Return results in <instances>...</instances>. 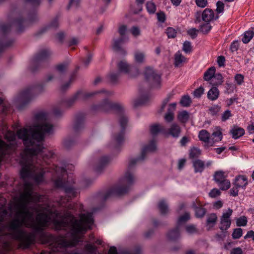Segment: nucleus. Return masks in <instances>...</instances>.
Segmentation results:
<instances>
[{"mask_svg":"<svg viewBox=\"0 0 254 254\" xmlns=\"http://www.w3.org/2000/svg\"><path fill=\"white\" fill-rule=\"evenodd\" d=\"M53 131L52 125H32L17 132L25 147L19 160L23 191L14 199L13 218L0 229V254H6L11 250L8 239L17 241L20 248L25 249L34 242L38 233L41 243L48 244L52 252L64 253L66 248L76 245L93 224L91 213L81 214L78 220L71 212L67 211L61 215L49 205L41 206L36 203L40 198L33 191L32 184L28 181L32 179L39 184L43 182L46 172L52 173L55 186L63 189L68 196L67 199L61 198V205H64L69 198L74 197L77 192L72 179L68 177L65 182L66 174L64 168L56 166L50 170L49 168H43L44 162L41 158L46 162V159L54 155L43 144L45 135Z\"/></svg>","mask_w":254,"mask_h":254,"instance_id":"obj_1","label":"nucleus"},{"mask_svg":"<svg viewBox=\"0 0 254 254\" xmlns=\"http://www.w3.org/2000/svg\"><path fill=\"white\" fill-rule=\"evenodd\" d=\"M1 133L9 143H5L0 138V162L3 160L5 155L10 154L16 147V135L13 131L7 130V126H3L1 128Z\"/></svg>","mask_w":254,"mask_h":254,"instance_id":"obj_2","label":"nucleus"},{"mask_svg":"<svg viewBox=\"0 0 254 254\" xmlns=\"http://www.w3.org/2000/svg\"><path fill=\"white\" fill-rule=\"evenodd\" d=\"M134 177L130 172H127L125 176L121 179L119 183L112 188L108 192L106 197L111 195H123L126 193L130 185L134 181Z\"/></svg>","mask_w":254,"mask_h":254,"instance_id":"obj_3","label":"nucleus"},{"mask_svg":"<svg viewBox=\"0 0 254 254\" xmlns=\"http://www.w3.org/2000/svg\"><path fill=\"white\" fill-rule=\"evenodd\" d=\"M173 97V95L169 94L163 100L160 109L159 110L160 113L164 111L166 107H167V112L164 116L165 120L167 122H171L174 119V112L176 108V103H172L168 104L171 99Z\"/></svg>","mask_w":254,"mask_h":254,"instance_id":"obj_4","label":"nucleus"},{"mask_svg":"<svg viewBox=\"0 0 254 254\" xmlns=\"http://www.w3.org/2000/svg\"><path fill=\"white\" fill-rule=\"evenodd\" d=\"M144 76L146 80L154 88H158L161 84L160 75L150 67L145 68Z\"/></svg>","mask_w":254,"mask_h":254,"instance_id":"obj_5","label":"nucleus"},{"mask_svg":"<svg viewBox=\"0 0 254 254\" xmlns=\"http://www.w3.org/2000/svg\"><path fill=\"white\" fill-rule=\"evenodd\" d=\"M127 118L122 112L119 117V123L121 126V131L115 134L113 136V139L115 144L117 145L121 143L124 140V130L127 123Z\"/></svg>","mask_w":254,"mask_h":254,"instance_id":"obj_6","label":"nucleus"},{"mask_svg":"<svg viewBox=\"0 0 254 254\" xmlns=\"http://www.w3.org/2000/svg\"><path fill=\"white\" fill-rule=\"evenodd\" d=\"M10 30V26L7 24H0V49L9 47L14 43V40L6 39V36Z\"/></svg>","mask_w":254,"mask_h":254,"instance_id":"obj_7","label":"nucleus"},{"mask_svg":"<svg viewBox=\"0 0 254 254\" xmlns=\"http://www.w3.org/2000/svg\"><path fill=\"white\" fill-rule=\"evenodd\" d=\"M227 175L223 171H218L215 172L213 178L221 190H227L230 187V182L226 179Z\"/></svg>","mask_w":254,"mask_h":254,"instance_id":"obj_8","label":"nucleus"},{"mask_svg":"<svg viewBox=\"0 0 254 254\" xmlns=\"http://www.w3.org/2000/svg\"><path fill=\"white\" fill-rule=\"evenodd\" d=\"M195 22H199L201 19L205 22H210L211 21L218 18V15H215L214 12L211 9L206 8L202 12L199 11L195 14Z\"/></svg>","mask_w":254,"mask_h":254,"instance_id":"obj_9","label":"nucleus"},{"mask_svg":"<svg viewBox=\"0 0 254 254\" xmlns=\"http://www.w3.org/2000/svg\"><path fill=\"white\" fill-rule=\"evenodd\" d=\"M34 96L35 93L32 89H26L19 94L16 99V102L19 104L26 105L31 101Z\"/></svg>","mask_w":254,"mask_h":254,"instance_id":"obj_10","label":"nucleus"},{"mask_svg":"<svg viewBox=\"0 0 254 254\" xmlns=\"http://www.w3.org/2000/svg\"><path fill=\"white\" fill-rule=\"evenodd\" d=\"M156 149V146L154 141H151L148 145L144 147L142 151L140 157L137 158H132L129 160L128 165L130 167H132L139 161L143 160L145 158V155L148 152H153Z\"/></svg>","mask_w":254,"mask_h":254,"instance_id":"obj_11","label":"nucleus"},{"mask_svg":"<svg viewBox=\"0 0 254 254\" xmlns=\"http://www.w3.org/2000/svg\"><path fill=\"white\" fill-rule=\"evenodd\" d=\"M233 213L232 209L229 208L226 211L224 212L220 218V224L219 228L222 231H226L230 228L231 224L230 217Z\"/></svg>","mask_w":254,"mask_h":254,"instance_id":"obj_12","label":"nucleus"},{"mask_svg":"<svg viewBox=\"0 0 254 254\" xmlns=\"http://www.w3.org/2000/svg\"><path fill=\"white\" fill-rule=\"evenodd\" d=\"M8 18L12 25L16 28L18 32H21L22 31V25L23 20L19 12H14L11 13Z\"/></svg>","mask_w":254,"mask_h":254,"instance_id":"obj_13","label":"nucleus"},{"mask_svg":"<svg viewBox=\"0 0 254 254\" xmlns=\"http://www.w3.org/2000/svg\"><path fill=\"white\" fill-rule=\"evenodd\" d=\"M52 54L51 52L48 49H44L41 51L35 57L32 61L31 66L30 67L31 70L32 71L35 70L32 67L39 61H43L48 58Z\"/></svg>","mask_w":254,"mask_h":254,"instance_id":"obj_14","label":"nucleus"},{"mask_svg":"<svg viewBox=\"0 0 254 254\" xmlns=\"http://www.w3.org/2000/svg\"><path fill=\"white\" fill-rule=\"evenodd\" d=\"M111 159L108 156L100 157L95 163V169L96 171L100 172L111 162Z\"/></svg>","mask_w":254,"mask_h":254,"instance_id":"obj_15","label":"nucleus"},{"mask_svg":"<svg viewBox=\"0 0 254 254\" xmlns=\"http://www.w3.org/2000/svg\"><path fill=\"white\" fill-rule=\"evenodd\" d=\"M192 207L195 212L196 217L201 218L204 217L206 212L205 208L202 206V204L200 201L196 200L192 203Z\"/></svg>","mask_w":254,"mask_h":254,"instance_id":"obj_16","label":"nucleus"},{"mask_svg":"<svg viewBox=\"0 0 254 254\" xmlns=\"http://www.w3.org/2000/svg\"><path fill=\"white\" fill-rule=\"evenodd\" d=\"M118 67L119 71L121 73L128 74L130 76L134 75V74L132 73L133 66L129 64L126 61H121L119 63Z\"/></svg>","mask_w":254,"mask_h":254,"instance_id":"obj_17","label":"nucleus"},{"mask_svg":"<svg viewBox=\"0 0 254 254\" xmlns=\"http://www.w3.org/2000/svg\"><path fill=\"white\" fill-rule=\"evenodd\" d=\"M222 139V133L220 127H217L216 130L214 131L210 138V146H212L217 142L220 141Z\"/></svg>","mask_w":254,"mask_h":254,"instance_id":"obj_18","label":"nucleus"},{"mask_svg":"<svg viewBox=\"0 0 254 254\" xmlns=\"http://www.w3.org/2000/svg\"><path fill=\"white\" fill-rule=\"evenodd\" d=\"M199 139L204 142L207 147L210 146V133L205 129L200 130L198 134Z\"/></svg>","mask_w":254,"mask_h":254,"instance_id":"obj_19","label":"nucleus"},{"mask_svg":"<svg viewBox=\"0 0 254 254\" xmlns=\"http://www.w3.org/2000/svg\"><path fill=\"white\" fill-rule=\"evenodd\" d=\"M180 127L176 124H173L168 131V134L175 138H178L180 135Z\"/></svg>","mask_w":254,"mask_h":254,"instance_id":"obj_20","label":"nucleus"},{"mask_svg":"<svg viewBox=\"0 0 254 254\" xmlns=\"http://www.w3.org/2000/svg\"><path fill=\"white\" fill-rule=\"evenodd\" d=\"M248 185V180L244 176H239L235 179V185L237 188H245Z\"/></svg>","mask_w":254,"mask_h":254,"instance_id":"obj_21","label":"nucleus"},{"mask_svg":"<svg viewBox=\"0 0 254 254\" xmlns=\"http://www.w3.org/2000/svg\"><path fill=\"white\" fill-rule=\"evenodd\" d=\"M219 96V91L218 89L213 86L207 92V98L211 101L217 100Z\"/></svg>","mask_w":254,"mask_h":254,"instance_id":"obj_22","label":"nucleus"},{"mask_svg":"<svg viewBox=\"0 0 254 254\" xmlns=\"http://www.w3.org/2000/svg\"><path fill=\"white\" fill-rule=\"evenodd\" d=\"M230 132L233 138L237 139L245 134V130L243 128L234 127L231 129Z\"/></svg>","mask_w":254,"mask_h":254,"instance_id":"obj_23","label":"nucleus"},{"mask_svg":"<svg viewBox=\"0 0 254 254\" xmlns=\"http://www.w3.org/2000/svg\"><path fill=\"white\" fill-rule=\"evenodd\" d=\"M193 166L195 173L202 172L205 167L204 162L200 159H196L192 161Z\"/></svg>","mask_w":254,"mask_h":254,"instance_id":"obj_24","label":"nucleus"},{"mask_svg":"<svg viewBox=\"0 0 254 254\" xmlns=\"http://www.w3.org/2000/svg\"><path fill=\"white\" fill-rule=\"evenodd\" d=\"M117 107V105L112 104L109 100H106L99 106V108L104 112H109Z\"/></svg>","mask_w":254,"mask_h":254,"instance_id":"obj_25","label":"nucleus"},{"mask_svg":"<svg viewBox=\"0 0 254 254\" xmlns=\"http://www.w3.org/2000/svg\"><path fill=\"white\" fill-rule=\"evenodd\" d=\"M59 25V23L57 19H54L50 23L43 26L40 30V33H44L49 30H53Z\"/></svg>","mask_w":254,"mask_h":254,"instance_id":"obj_26","label":"nucleus"},{"mask_svg":"<svg viewBox=\"0 0 254 254\" xmlns=\"http://www.w3.org/2000/svg\"><path fill=\"white\" fill-rule=\"evenodd\" d=\"M128 40V38L121 37L118 39L114 40L113 44V48L114 50L118 51L121 49V46L122 44L127 41Z\"/></svg>","mask_w":254,"mask_h":254,"instance_id":"obj_27","label":"nucleus"},{"mask_svg":"<svg viewBox=\"0 0 254 254\" xmlns=\"http://www.w3.org/2000/svg\"><path fill=\"white\" fill-rule=\"evenodd\" d=\"M223 76L220 73H217L214 74L210 84L215 87L221 85L223 82Z\"/></svg>","mask_w":254,"mask_h":254,"instance_id":"obj_28","label":"nucleus"},{"mask_svg":"<svg viewBox=\"0 0 254 254\" xmlns=\"http://www.w3.org/2000/svg\"><path fill=\"white\" fill-rule=\"evenodd\" d=\"M215 73L214 67H210L204 74L203 78L205 80L211 82Z\"/></svg>","mask_w":254,"mask_h":254,"instance_id":"obj_29","label":"nucleus"},{"mask_svg":"<svg viewBox=\"0 0 254 254\" xmlns=\"http://www.w3.org/2000/svg\"><path fill=\"white\" fill-rule=\"evenodd\" d=\"M217 220V216L215 213H211L207 216L206 224L209 229L213 227Z\"/></svg>","mask_w":254,"mask_h":254,"instance_id":"obj_30","label":"nucleus"},{"mask_svg":"<svg viewBox=\"0 0 254 254\" xmlns=\"http://www.w3.org/2000/svg\"><path fill=\"white\" fill-rule=\"evenodd\" d=\"M186 59L180 52L178 51L175 55L174 64L176 66H180L182 63L185 62Z\"/></svg>","mask_w":254,"mask_h":254,"instance_id":"obj_31","label":"nucleus"},{"mask_svg":"<svg viewBox=\"0 0 254 254\" xmlns=\"http://www.w3.org/2000/svg\"><path fill=\"white\" fill-rule=\"evenodd\" d=\"M145 53L141 51H136L134 54V59L136 63L138 64L143 63L145 61Z\"/></svg>","mask_w":254,"mask_h":254,"instance_id":"obj_32","label":"nucleus"},{"mask_svg":"<svg viewBox=\"0 0 254 254\" xmlns=\"http://www.w3.org/2000/svg\"><path fill=\"white\" fill-rule=\"evenodd\" d=\"M158 207L162 214H165L169 211L167 203L164 199H162L159 202Z\"/></svg>","mask_w":254,"mask_h":254,"instance_id":"obj_33","label":"nucleus"},{"mask_svg":"<svg viewBox=\"0 0 254 254\" xmlns=\"http://www.w3.org/2000/svg\"><path fill=\"white\" fill-rule=\"evenodd\" d=\"M180 235V230L178 228L170 231L168 234V238L169 240L174 241L177 240Z\"/></svg>","mask_w":254,"mask_h":254,"instance_id":"obj_34","label":"nucleus"},{"mask_svg":"<svg viewBox=\"0 0 254 254\" xmlns=\"http://www.w3.org/2000/svg\"><path fill=\"white\" fill-rule=\"evenodd\" d=\"M254 36V32L253 31H248L246 32L244 34L243 38H242V41L244 43H248L252 39Z\"/></svg>","mask_w":254,"mask_h":254,"instance_id":"obj_35","label":"nucleus"},{"mask_svg":"<svg viewBox=\"0 0 254 254\" xmlns=\"http://www.w3.org/2000/svg\"><path fill=\"white\" fill-rule=\"evenodd\" d=\"M201 154V150L196 147H193L190 150V157L191 158H195L199 157Z\"/></svg>","mask_w":254,"mask_h":254,"instance_id":"obj_36","label":"nucleus"},{"mask_svg":"<svg viewBox=\"0 0 254 254\" xmlns=\"http://www.w3.org/2000/svg\"><path fill=\"white\" fill-rule=\"evenodd\" d=\"M248 223V219L245 216H242L236 219V224L237 226H246Z\"/></svg>","mask_w":254,"mask_h":254,"instance_id":"obj_37","label":"nucleus"},{"mask_svg":"<svg viewBox=\"0 0 254 254\" xmlns=\"http://www.w3.org/2000/svg\"><path fill=\"white\" fill-rule=\"evenodd\" d=\"M211 26L209 22H206L205 24H202L200 26L199 30L203 34L208 33L211 29Z\"/></svg>","mask_w":254,"mask_h":254,"instance_id":"obj_38","label":"nucleus"},{"mask_svg":"<svg viewBox=\"0 0 254 254\" xmlns=\"http://www.w3.org/2000/svg\"><path fill=\"white\" fill-rule=\"evenodd\" d=\"M189 117L188 113L187 111H184L180 112L178 114V118L179 120L183 123L186 122Z\"/></svg>","mask_w":254,"mask_h":254,"instance_id":"obj_39","label":"nucleus"},{"mask_svg":"<svg viewBox=\"0 0 254 254\" xmlns=\"http://www.w3.org/2000/svg\"><path fill=\"white\" fill-rule=\"evenodd\" d=\"M146 7L147 11L150 14L154 13L156 11V5L155 3L152 1L147 2L146 4Z\"/></svg>","mask_w":254,"mask_h":254,"instance_id":"obj_40","label":"nucleus"},{"mask_svg":"<svg viewBox=\"0 0 254 254\" xmlns=\"http://www.w3.org/2000/svg\"><path fill=\"white\" fill-rule=\"evenodd\" d=\"M186 231L189 234H194L197 232V229L194 225H188L186 226Z\"/></svg>","mask_w":254,"mask_h":254,"instance_id":"obj_41","label":"nucleus"},{"mask_svg":"<svg viewBox=\"0 0 254 254\" xmlns=\"http://www.w3.org/2000/svg\"><path fill=\"white\" fill-rule=\"evenodd\" d=\"M191 102V99L189 96H184L180 101V104L184 107H188Z\"/></svg>","mask_w":254,"mask_h":254,"instance_id":"obj_42","label":"nucleus"},{"mask_svg":"<svg viewBox=\"0 0 254 254\" xmlns=\"http://www.w3.org/2000/svg\"><path fill=\"white\" fill-rule=\"evenodd\" d=\"M162 129L163 127L160 125L155 124L150 127V130L151 133L152 134L155 135L158 133L161 130H162Z\"/></svg>","mask_w":254,"mask_h":254,"instance_id":"obj_43","label":"nucleus"},{"mask_svg":"<svg viewBox=\"0 0 254 254\" xmlns=\"http://www.w3.org/2000/svg\"><path fill=\"white\" fill-rule=\"evenodd\" d=\"M148 100V97L146 96H143L141 98L135 100L133 101V105L134 107H137L138 106L145 104Z\"/></svg>","mask_w":254,"mask_h":254,"instance_id":"obj_44","label":"nucleus"},{"mask_svg":"<svg viewBox=\"0 0 254 254\" xmlns=\"http://www.w3.org/2000/svg\"><path fill=\"white\" fill-rule=\"evenodd\" d=\"M84 127L83 122L82 120H77L75 123L73 129L76 132L81 130Z\"/></svg>","mask_w":254,"mask_h":254,"instance_id":"obj_45","label":"nucleus"},{"mask_svg":"<svg viewBox=\"0 0 254 254\" xmlns=\"http://www.w3.org/2000/svg\"><path fill=\"white\" fill-rule=\"evenodd\" d=\"M243 235V230L241 228L235 229L232 233V238L234 239H239Z\"/></svg>","mask_w":254,"mask_h":254,"instance_id":"obj_46","label":"nucleus"},{"mask_svg":"<svg viewBox=\"0 0 254 254\" xmlns=\"http://www.w3.org/2000/svg\"><path fill=\"white\" fill-rule=\"evenodd\" d=\"M191 50L192 47L190 42L187 41H185L183 44V50L186 53H190L191 52Z\"/></svg>","mask_w":254,"mask_h":254,"instance_id":"obj_47","label":"nucleus"},{"mask_svg":"<svg viewBox=\"0 0 254 254\" xmlns=\"http://www.w3.org/2000/svg\"><path fill=\"white\" fill-rule=\"evenodd\" d=\"M67 68V65L66 64H61L58 65L56 67V70L55 71L58 75L59 74L64 72Z\"/></svg>","mask_w":254,"mask_h":254,"instance_id":"obj_48","label":"nucleus"},{"mask_svg":"<svg viewBox=\"0 0 254 254\" xmlns=\"http://www.w3.org/2000/svg\"><path fill=\"white\" fill-rule=\"evenodd\" d=\"M190 219V214L189 212H186L183 215L179 217L178 219V223L179 224L181 223L186 222L187 221Z\"/></svg>","mask_w":254,"mask_h":254,"instance_id":"obj_49","label":"nucleus"},{"mask_svg":"<svg viewBox=\"0 0 254 254\" xmlns=\"http://www.w3.org/2000/svg\"><path fill=\"white\" fill-rule=\"evenodd\" d=\"M168 38H173L176 36V31L172 27H168L166 32Z\"/></svg>","mask_w":254,"mask_h":254,"instance_id":"obj_50","label":"nucleus"},{"mask_svg":"<svg viewBox=\"0 0 254 254\" xmlns=\"http://www.w3.org/2000/svg\"><path fill=\"white\" fill-rule=\"evenodd\" d=\"M236 88V87L235 84H234L233 83H227L226 86V90L225 92L228 94L232 93L234 92V91H235Z\"/></svg>","mask_w":254,"mask_h":254,"instance_id":"obj_51","label":"nucleus"},{"mask_svg":"<svg viewBox=\"0 0 254 254\" xmlns=\"http://www.w3.org/2000/svg\"><path fill=\"white\" fill-rule=\"evenodd\" d=\"M220 110V107L218 105H214L209 108L210 114L212 116L217 115Z\"/></svg>","mask_w":254,"mask_h":254,"instance_id":"obj_52","label":"nucleus"},{"mask_svg":"<svg viewBox=\"0 0 254 254\" xmlns=\"http://www.w3.org/2000/svg\"><path fill=\"white\" fill-rule=\"evenodd\" d=\"M81 93H77L76 94L74 95L70 99H68L66 101V104L67 106H70L73 104L75 101L81 96Z\"/></svg>","mask_w":254,"mask_h":254,"instance_id":"obj_53","label":"nucleus"},{"mask_svg":"<svg viewBox=\"0 0 254 254\" xmlns=\"http://www.w3.org/2000/svg\"><path fill=\"white\" fill-rule=\"evenodd\" d=\"M204 89L203 87L200 86L193 91V96L196 98H200L203 94Z\"/></svg>","mask_w":254,"mask_h":254,"instance_id":"obj_54","label":"nucleus"},{"mask_svg":"<svg viewBox=\"0 0 254 254\" xmlns=\"http://www.w3.org/2000/svg\"><path fill=\"white\" fill-rule=\"evenodd\" d=\"M221 194L220 191L217 189H212L209 193V195L212 198H215L219 196Z\"/></svg>","mask_w":254,"mask_h":254,"instance_id":"obj_55","label":"nucleus"},{"mask_svg":"<svg viewBox=\"0 0 254 254\" xmlns=\"http://www.w3.org/2000/svg\"><path fill=\"white\" fill-rule=\"evenodd\" d=\"M235 80L238 85H241L244 82V76L241 74H237L235 76Z\"/></svg>","mask_w":254,"mask_h":254,"instance_id":"obj_56","label":"nucleus"},{"mask_svg":"<svg viewBox=\"0 0 254 254\" xmlns=\"http://www.w3.org/2000/svg\"><path fill=\"white\" fill-rule=\"evenodd\" d=\"M85 248L86 251L91 253H93L97 249L96 246L91 244H86Z\"/></svg>","mask_w":254,"mask_h":254,"instance_id":"obj_57","label":"nucleus"},{"mask_svg":"<svg viewBox=\"0 0 254 254\" xmlns=\"http://www.w3.org/2000/svg\"><path fill=\"white\" fill-rule=\"evenodd\" d=\"M130 32L135 37H136L140 35V30L139 28L137 27H132L130 29Z\"/></svg>","mask_w":254,"mask_h":254,"instance_id":"obj_58","label":"nucleus"},{"mask_svg":"<svg viewBox=\"0 0 254 254\" xmlns=\"http://www.w3.org/2000/svg\"><path fill=\"white\" fill-rule=\"evenodd\" d=\"M198 30L195 28H191L188 31V34L192 38H195L197 36Z\"/></svg>","mask_w":254,"mask_h":254,"instance_id":"obj_59","label":"nucleus"},{"mask_svg":"<svg viewBox=\"0 0 254 254\" xmlns=\"http://www.w3.org/2000/svg\"><path fill=\"white\" fill-rule=\"evenodd\" d=\"M196 5L200 7L203 8L205 7L207 4V0H195Z\"/></svg>","mask_w":254,"mask_h":254,"instance_id":"obj_60","label":"nucleus"},{"mask_svg":"<svg viewBox=\"0 0 254 254\" xmlns=\"http://www.w3.org/2000/svg\"><path fill=\"white\" fill-rule=\"evenodd\" d=\"M239 47V43L238 41H234L231 45L230 49L232 52H234L238 49Z\"/></svg>","mask_w":254,"mask_h":254,"instance_id":"obj_61","label":"nucleus"},{"mask_svg":"<svg viewBox=\"0 0 254 254\" xmlns=\"http://www.w3.org/2000/svg\"><path fill=\"white\" fill-rule=\"evenodd\" d=\"M216 5H217V8H216L217 12L218 13L222 12L223 11L224 6V3H223V2L218 1L217 2Z\"/></svg>","mask_w":254,"mask_h":254,"instance_id":"obj_62","label":"nucleus"},{"mask_svg":"<svg viewBox=\"0 0 254 254\" xmlns=\"http://www.w3.org/2000/svg\"><path fill=\"white\" fill-rule=\"evenodd\" d=\"M232 114L231 113L230 111L227 110L224 112L222 116V120L223 121H225L228 120L230 117H231Z\"/></svg>","mask_w":254,"mask_h":254,"instance_id":"obj_63","label":"nucleus"},{"mask_svg":"<svg viewBox=\"0 0 254 254\" xmlns=\"http://www.w3.org/2000/svg\"><path fill=\"white\" fill-rule=\"evenodd\" d=\"M127 27L125 25H121L119 27L118 32L122 36H124L127 32Z\"/></svg>","mask_w":254,"mask_h":254,"instance_id":"obj_64","label":"nucleus"}]
</instances>
